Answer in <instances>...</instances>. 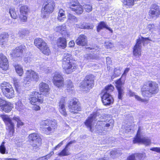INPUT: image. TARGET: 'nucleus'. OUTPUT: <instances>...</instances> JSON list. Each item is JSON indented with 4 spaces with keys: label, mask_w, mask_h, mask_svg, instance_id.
Wrapping results in <instances>:
<instances>
[{
    "label": "nucleus",
    "mask_w": 160,
    "mask_h": 160,
    "mask_svg": "<svg viewBox=\"0 0 160 160\" xmlns=\"http://www.w3.org/2000/svg\"><path fill=\"white\" fill-rule=\"evenodd\" d=\"M115 83L118 92V99H121L124 93L123 85L124 81H122L121 78H120L116 81Z\"/></svg>",
    "instance_id": "obj_19"
},
{
    "label": "nucleus",
    "mask_w": 160,
    "mask_h": 160,
    "mask_svg": "<svg viewBox=\"0 0 160 160\" xmlns=\"http://www.w3.org/2000/svg\"><path fill=\"white\" fill-rule=\"evenodd\" d=\"M57 45L58 47L62 49L65 48L67 45L66 39L63 38H60L57 40Z\"/></svg>",
    "instance_id": "obj_26"
},
{
    "label": "nucleus",
    "mask_w": 160,
    "mask_h": 160,
    "mask_svg": "<svg viewBox=\"0 0 160 160\" xmlns=\"http://www.w3.org/2000/svg\"><path fill=\"white\" fill-rule=\"evenodd\" d=\"M75 45L74 42L73 41H71L69 42V45L70 47H73Z\"/></svg>",
    "instance_id": "obj_64"
},
{
    "label": "nucleus",
    "mask_w": 160,
    "mask_h": 160,
    "mask_svg": "<svg viewBox=\"0 0 160 160\" xmlns=\"http://www.w3.org/2000/svg\"><path fill=\"white\" fill-rule=\"evenodd\" d=\"M121 152L119 150H114L110 152L111 156L112 158L117 157L120 155Z\"/></svg>",
    "instance_id": "obj_38"
},
{
    "label": "nucleus",
    "mask_w": 160,
    "mask_h": 160,
    "mask_svg": "<svg viewBox=\"0 0 160 160\" xmlns=\"http://www.w3.org/2000/svg\"><path fill=\"white\" fill-rule=\"evenodd\" d=\"M83 9L85 10L87 12H89L92 11V6L89 4H84L83 5Z\"/></svg>",
    "instance_id": "obj_44"
},
{
    "label": "nucleus",
    "mask_w": 160,
    "mask_h": 160,
    "mask_svg": "<svg viewBox=\"0 0 160 160\" xmlns=\"http://www.w3.org/2000/svg\"><path fill=\"white\" fill-rule=\"evenodd\" d=\"M160 8L157 4H154L152 5L150 10L149 12V15L152 18H156L160 15Z\"/></svg>",
    "instance_id": "obj_20"
},
{
    "label": "nucleus",
    "mask_w": 160,
    "mask_h": 160,
    "mask_svg": "<svg viewBox=\"0 0 160 160\" xmlns=\"http://www.w3.org/2000/svg\"><path fill=\"white\" fill-rule=\"evenodd\" d=\"M8 66L7 58L2 53H0V68L3 70H6Z\"/></svg>",
    "instance_id": "obj_23"
},
{
    "label": "nucleus",
    "mask_w": 160,
    "mask_h": 160,
    "mask_svg": "<svg viewBox=\"0 0 160 160\" xmlns=\"http://www.w3.org/2000/svg\"><path fill=\"white\" fill-rule=\"evenodd\" d=\"M129 95L130 96H134L135 98L138 101H141V102H144L145 100L144 99H142L139 97L138 96L135 95L134 92H132L131 91H130L129 92Z\"/></svg>",
    "instance_id": "obj_42"
},
{
    "label": "nucleus",
    "mask_w": 160,
    "mask_h": 160,
    "mask_svg": "<svg viewBox=\"0 0 160 160\" xmlns=\"http://www.w3.org/2000/svg\"><path fill=\"white\" fill-rule=\"evenodd\" d=\"M130 70V68H126L125 70L124 71V72H123V75H125V76H126V74L127 73L129 70Z\"/></svg>",
    "instance_id": "obj_63"
},
{
    "label": "nucleus",
    "mask_w": 160,
    "mask_h": 160,
    "mask_svg": "<svg viewBox=\"0 0 160 160\" xmlns=\"http://www.w3.org/2000/svg\"><path fill=\"white\" fill-rule=\"evenodd\" d=\"M154 28V25L153 24H149L147 28L149 30L151 31Z\"/></svg>",
    "instance_id": "obj_60"
},
{
    "label": "nucleus",
    "mask_w": 160,
    "mask_h": 160,
    "mask_svg": "<svg viewBox=\"0 0 160 160\" xmlns=\"http://www.w3.org/2000/svg\"><path fill=\"white\" fill-rule=\"evenodd\" d=\"M0 39L2 41V40H6L9 37V35L8 33L6 32H3L0 35Z\"/></svg>",
    "instance_id": "obj_46"
},
{
    "label": "nucleus",
    "mask_w": 160,
    "mask_h": 160,
    "mask_svg": "<svg viewBox=\"0 0 160 160\" xmlns=\"http://www.w3.org/2000/svg\"><path fill=\"white\" fill-rule=\"evenodd\" d=\"M65 98L62 97L58 103V109L61 113L64 116L66 117L67 115L65 107Z\"/></svg>",
    "instance_id": "obj_22"
},
{
    "label": "nucleus",
    "mask_w": 160,
    "mask_h": 160,
    "mask_svg": "<svg viewBox=\"0 0 160 160\" xmlns=\"http://www.w3.org/2000/svg\"><path fill=\"white\" fill-rule=\"evenodd\" d=\"M142 96L144 97H150L158 92V86L156 82H149L148 85H144L141 88Z\"/></svg>",
    "instance_id": "obj_2"
},
{
    "label": "nucleus",
    "mask_w": 160,
    "mask_h": 160,
    "mask_svg": "<svg viewBox=\"0 0 160 160\" xmlns=\"http://www.w3.org/2000/svg\"><path fill=\"white\" fill-rule=\"evenodd\" d=\"M28 76L30 75L31 77L32 81L38 82L39 79V75L38 73L35 72L32 70L29 69L27 70Z\"/></svg>",
    "instance_id": "obj_25"
},
{
    "label": "nucleus",
    "mask_w": 160,
    "mask_h": 160,
    "mask_svg": "<svg viewBox=\"0 0 160 160\" xmlns=\"http://www.w3.org/2000/svg\"><path fill=\"white\" fill-rule=\"evenodd\" d=\"M106 25L107 24L104 22H101L97 26V32H99L101 30L103 29V28H105L106 26Z\"/></svg>",
    "instance_id": "obj_40"
},
{
    "label": "nucleus",
    "mask_w": 160,
    "mask_h": 160,
    "mask_svg": "<svg viewBox=\"0 0 160 160\" xmlns=\"http://www.w3.org/2000/svg\"><path fill=\"white\" fill-rule=\"evenodd\" d=\"M39 90L41 92H47L49 90L48 85L47 83L42 82L39 85Z\"/></svg>",
    "instance_id": "obj_28"
},
{
    "label": "nucleus",
    "mask_w": 160,
    "mask_h": 160,
    "mask_svg": "<svg viewBox=\"0 0 160 160\" xmlns=\"http://www.w3.org/2000/svg\"><path fill=\"white\" fill-rule=\"evenodd\" d=\"M104 119L103 117L100 115L98 112L96 111L93 112L86 120V123L88 126H90V122H92L93 120H98V122H102V123H103V122L105 121V120H103Z\"/></svg>",
    "instance_id": "obj_14"
},
{
    "label": "nucleus",
    "mask_w": 160,
    "mask_h": 160,
    "mask_svg": "<svg viewBox=\"0 0 160 160\" xmlns=\"http://www.w3.org/2000/svg\"><path fill=\"white\" fill-rule=\"evenodd\" d=\"M34 44L40 49V48H42L43 46H45L46 43L41 38H37L34 40Z\"/></svg>",
    "instance_id": "obj_27"
},
{
    "label": "nucleus",
    "mask_w": 160,
    "mask_h": 160,
    "mask_svg": "<svg viewBox=\"0 0 160 160\" xmlns=\"http://www.w3.org/2000/svg\"><path fill=\"white\" fill-rule=\"evenodd\" d=\"M70 154L68 148L65 147V148L61 152L58 153V155L60 156H68Z\"/></svg>",
    "instance_id": "obj_39"
},
{
    "label": "nucleus",
    "mask_w": 160,
    "mask_h": 160,
    "mask_svg": "<svg viewBox=\"0 0 160 160\" xmlns=\"http://www.w3.org/2000/svg\"><path fill=\"white\" fill-rule=\"evenodd\" d=\"M90 122V126H88L86 124V121L84 123L87 127L89 129V130L91 132H96L100 135H103L105 134V133L106 132V130L105 129V127H103L104 124H103L102 122H98L96 125L94 127H93V128L92 127V122Z\"/></svg>",
    "instance_id": "obj_7"
},
{
    "label": "nucleus",
    "mask_w": 160,
    "mask_h": 160,
    "mask_svg": "<svg viewBox=\"0 0 160 160\" xmlns=\"http://www.w3.org/2000/svg\"><path fill=\"white\" fill-rule=\"evenodd\" d=\"M4 142H2L0 146V152L4 154L5 153L6 148L4 146Z\"/></svg>",
    "instance_id": "obj_48"
},
{
    "label": "nucleus",
    "mask_w": 160,
    "mask_h": 160,
    "mask_svg": "<svg viewBox=\"0 0 160 160\" xmlns=\"http://www.w3.org/2000/svg\"><path fill=\"white\" fill-rule=\"evenodd\" d=\"M73 87V85L72 82L70 80L67 81V88L68 89H72ZM71 90H72L71 89Z\"/></svg>",
    "instance_id": "obj_52"
},
{
    "label": "nucleus",
    "mask_w": 160,
    "mask_h": 160,
    "mask_svg": "<svg viewBox=\"0 0 160 160\" xmlns=\"http://www.w3.org/2000/svg\"><path fill=\"white\" fill-rule=\"evenodd\" d=\"M16 143L18 147H20L22 146V141H20L19 142H17Z\"/></svg>",
    "instance_id": "obj_62"
},
{
    "label": "nucleus",
    "mask_w": 160,
    "mask_h": 160,
    "mask_svg": "<svg viewBox=\"0 0 160 160\" xmlns=\"http://www.w3.org/2000/svg\"><path fill=\"white\" fill-rule=\"evenodd\" d=\"M106 63L108 67H109V65L111 64L112 61L111 59V58L109 57H108L106 58Z\"/></svg>",
    "instance_id": "obj_56"
},
{
    "label": "nucleus",
    "mask_w": 160,
    "mask_h": 160,
    "mask_svg": "<svg viewBox=\"0 0 160 160\" xmlns=\"http://www.w3.org/2000/svg\"><path fill=\"white\" fill-rule=\"evenodd\" d=\"M114 89L113 86L110 85L106 87L102 92V100L104 105H109L113 103L114 99L110 93L113 91Z\"/></svg>",
    "instance_id": "obj_3"
},
{
    "label": "nucleus",
    "mask_w": 160,
    "mask_h": 160,
    "mask_svg": "<svg viewBox=\"0 0 160 160\" xmlns=\"http://www.w3.org/2000/svg\"><path fill=\"white\" fill-rule=\"evenodd\" d=\"M63 56L62 66L65 72L68 74L75 71L77 68L78 66L76 64L72 62V58L71 54L65 52Z\"/></svg>",
    "instance_id": "obj_1"
},
{
    "label": "nucleus",
    "mask_w": 160,
    "mask_h": 160,
    "mask_svg": "<svg viewBox=\"0 0 160 160\" xmlns=\"http://www.w3.org/2000/svg\"><path fill=\"white\" fill-rule=\"evenodd\" d=\"M24 108V106L21 102H18L16 104L15 108L18 111H21Z\"/></svg>",
    "instance_id": "obj_45"
},
{
    "label": "nucleus",
    "mask_w": 160,
    "mask_h": 160,
    "mask_svg": "<svg viewBox=\"0 0 160 160\" xmlns=\"http://www.w3.org/2000/svg\"><path fill=\"white\" fill-rule=\"evenodd\" d=\"M40 50L44 54L48 55L50 53V50L46 44L45 46L40 48Z\"/></svg>",
    "instance_id": "obj_31"
},
{
    "label": "nucleus",
    "mask_w": 160,
    "mask_h": 160,
    "mask_svg": "<svg viewBox=\"0 0 160 160\" xmlns=\"http://www.w3.org/2000/svg\"><path fill=\"white\" fill-rule=\"evenodd\" d=\"M68 18L69 20L74 22H78V18L73 14L69 13L68 16Z\"/></svg>",
    "instance_id": "obj_43"
},
{
    "label": "nucleus",
    "mask_w": 160,
    "mask_h": 160,
    "mask_svg": "<svg viewBox=\"0 0 160 160\" xmlns=\"http://www.w3.org/2000/svg\"><path fill=\"white\" fill-rule=\"evenodd\" d=\"M28 140L32 147H36L42 143V139L39 135L36 133L30 134L28 136Z\"/></svg>",
    "instance_id": "obj_12"
},
{
    "label": "nucleus",
    "mask_w": 160,
    "mask_h": 160,
    "mask_svg": "<svg viewBox=\"0 0 160 160\" xmlns=\"http://www.w3.org/2000/svg\"><path fill=\"white\" fill-rule=\"evenodd\" d=\"M26 49V47L24 45H21L17 47L13 51L12 55L13 57H22L23 52Z\"/></svg>",
    "instance_id": "obj_21"
},
{
    "label": "nucleus",
    "mask_w": 160,
    "mask_h": 160,
    "mask_svg": "<svg viewBox=\"0 0 160 160\" xmlns=\"http://www.w3.org/2000/svg\"><path fill=\"white\" fill-rule=\"evenodd\" d=\"M19 34L20 37H24L26 35V31L25 30H22L19 32Z\"/></svg>",
    "instance_id": "obj_54"
},
{
    "label": "nucleus",
    "mask_w": 160,
    "mask_h": 160,
    "mask_svg": "<svg viewBox=\"0 0 160 160\" xmlns=\"http://www.w3.org/2000/svg\"><path fill=\"white\" fill-rule=\"evenodd\" d=\"M76 142V141L75 140H73L72 141H70L66 145V147L68 148V147H69L71 144H72L73 143H75Z\"/></svg>",
    "instance_id": "obj_59"
},
{
    "label": "nucleus",
    "mask_w": 160,
    "mask_h": 160,
    "mask_svg": "<svg viewBox=\"0 0 160 160\" xmlns=\"http://www.w3.org/2000/svg\"><path fill=\"white\" fill-rule=\"evenodd\" d=\"M123 3L127 8H130L134 4V0H123Z\"/></svg>",
    "instance_id": "obj_33"
},
{
    "label": "nucleus",
    "mask_w": 160,
    "mask_h": 160,
    "mask_svg": "<svg viewBox=\"0 0 160 160\" xmlns=\"http://www.w3.org/2000/svg\"><path fill=\"white\" fill-rule=\"evenodd\" d=\"M0 88L3 95L9 99L14 97V91L12 86L7 82H4L0 84Z\"/></svg>",
    "instance_id": "obj_6"
},
{
    "label": "nucleus",
    "mask_w": 160,
    "mask_h": 160,
    "mask_svg": "<svg viewBox=\"0 0 160 160\" xmlns=\"http://www.w3.org/2000/svg\"><path fill=\"white\" fill-rule=\"evenodd\" d=\"M13 81L15 86L18 87V82L17 79L16 78H13Z\"/></svg>",
    "instance_id": "obj_58"
},
{
    "label": "nucleus",
    "mask_w": 160,
    "mask_h": 160,
    "mask_svg": "<svg viewBox=\"0 0 160 160\" xmlns=\"http://www.w3.org/2000/svg\"><path fill=\"white\" fill-rule=\"evenodd\" d=\"M87 58L88 59H96V58L95 57V56H94V55L91 54L88 55Z\"/></svg>",
    "instance_id": "obj_61"
},
{
    "label": "nucleus",
    "mask_w": 160,
    "mask_h": 160,
    "mask_svg": "<svg viewBox=\"0 0 160 160\" xmlns=\"http://www.w3.org/2000/svg\"><path fill=\"white\" fill-rule=\"evenodd\" d=\"M105 44L107 48H110L113 47V44L110 41L106 42Z\"/></svg>",
    "instance_id": "obj_49"
},
{
    "label": "nucleus",
    "mask_w": 160,
    "mask_h": 160,
    "mask_svg": "<svg viewBox=\"0 0 160 160\" xmlns=\"http://www.w3.org/2000/svg\"><path fill=\"white\" fill-rule=\"evenodd\" d=\"M150 150L152 151L160 153V148H151Z\"/></svg>",
    "instance_id": "obj_57"
},
{
    "label": "nucleus",
    "mask_w": 160,
    "mask_h": 160,
    "mask_svg": "<svg viewBox=\"0 0 160 160\" xmlns=\"http://www.w3.org/2000/svg\"><path fill=\"white\" fill-rule=\"evenodd\" d=\"M114 74L117 76H119L120 74V70L119 67H117L114 69Z\"/></svg>",
    "instance_id": "obj_53"
},
{
    "label": "nucleus",
    "mask_w": 160,
    "mask_h": 160,
    "mask_svg": "<svg viewBox=\"0 0 160 160\" xmlns=\"http://www.w3.org/2000/svg\"><path fill=\"white\" fill-rule=\"evenodd\" d=\"M40 125L42 131L47 134H49L53 132L57 126L56 121H52L48 119L42 121Z\"/></svg>",
    "instance_id": "obj_4"
},
{
    "label": "nucleus",
    "mask_w": 160,
    "mask_h": 160,
    "mask_svg": "<svg viewBox=\"0 0 160 160\" xmlns=\"http://www.w3.org/2000/svg\"><path fill=\"white\" fill-rule=\"evenodd\" d=\"M137 160H143L146 157V154L144 152L136 153L134 154Z\"/></svg>",
    "instance_id": "obj_32"
},
{
    "label": "nucleus",
    "mask_w": 160,
    "mask_h": 160,
    "mask_svg": "<svg viewBox=\"0 0 160 160\" xmlns=\"http://www.w3.org/2000/svg\"><path fill=\"white\" fill-rule=\"evenodd\" d=\"M148 40L152 41L153 42L156 41V40L150 39L148 38H144L142 37L139 38L137 40L136 43L133 48V53L134 55L137 56L140 54L142 43L143 45H144V44L145 43V42Z\"/></svg>",
    "instance_id": "obj_8"
},
{
    "label": "nucleus",
    "mask_w": 160,
    "mask_h": 160,
    "mask_svg": "<svg viewBox=\"0 0 160 160\" xmlns=\"http://www.w3.org/2000/svg\"><path fill=\"white\" fill-rule=\"evenodd\" d=\"M94 76L92 74H89L86 76L82 86L84 91H88L92 88L94 85Z\"/></svg>",
    "instance_id": "obj_10"
},
{
    "label": "nucleus",
    "mask_w": 160,
    "mask_h": 160,
    "mask_svg": "<svg viewBox=\"0 0 160 160\" xmlns=\"http://www.w3.org/2000/svg\"><path fill=\"white\" fill-rule=\"evenodd\" d=\"M127 160H137L134 154L129 156L127 158Z\"/></svg>",
    "instance_id": "obj_55"
},
{
    "label": "nucleus",
    "mask_w": 160,
    "mask_h": 160,
    "mask_svg": "<svg viewBox=\"0 0 160 160\" xmlns=\"http://www.w3.org/2000/svg\"><path fill=\"white\" fill-rule=\"evenodd\" d=\"M15 68L16 72L21 76L23 73V71L21 66L18 64L16 65Z\"/></svg>",
    "instance_id": "obj_30"
},
{
    "label": "nucleus",
    "mask_w": 160,
    "mask_h": 160,
    "mask_svg": "<svg viewBox=\"0 0 160 160\" xmlns=\"http://www.w3.org/2000/svg\"><path fill=\"white\" fill-rule=\"evenodd\" d=\"M52 81L54 85L58 88H61L64 86L63 78L60 73L55 72Z\"/></svg>",
    "instance_id": "obj_15"
},
{
    "label": "nucleus",
    "mask_w": 160,
    "mask_h": 160,
    "mask_svg": "<svg viewBox=\"0 0 160 160\" xmlns=\"http://www.w3.org/2000/svg\"><path fill=\"white\" fill-rule=\"evenodd\" d=\"M76 42L78 45L85 46L87 44V42L86 36L84 34L80 35L76 39Z\"/></svg>",
    "instance_id": "obj_24"
},
{
    "label": "nucleus",
    "mask_w": 160,
    "mask_h": 160,
    "mask_svg": "<svg viewBox=\"0 0 160 160\" xmlns=\"http://www.w3.org/2000/svg\"><path fill=\"white\" fill-rule=\"evenodd\" d=\"M13 119L17 122V125L18 128L24 125V123L22 122L20 118L18 116H14L13 118Z\"/></svg>",
    "instance_id": "obj_36"
},
{
    "label": "nucleus",
    "mask_w": 160,
    "mask_h": 160,
    "mask_svg": "<svg viewBox=\"0 0 160 160\" xmlns=\"http://www.w3.org/2000/svg\"><path fill=\"white\" fill-rule=\"evenodd\" d=\"M2 118L6 125V129H8L12 135L14 132V123L12 122L11 120L7 115H2Z\"/></svg>",
    "instance_id": "obj_17"
},
{
    "label": "nucleus",
    "mask_w": 160,
    "mask_h": 160,
    "mask_svg": "<svg viewBox=\"0 0 160 160\" xmlns=\"http://www.w3.org/2000/svg\"><path fill=\"white\" fill-rule=\"evenodd\" d=\"M26 77L24 78L23 83L25 84H29L32 81L31 77L30 75L28 76L27 74V71L26 73Z\"/></svg>",
    "instance_id": "obj_37"
},
{
    "label": "nucleus",
    "mask_w": 160,
    "mask_h": 160,
    "mask_svg": "<svg viewBox=\"0 0 160 160\" xmlns=\"http://www.w3.org/2000/svg\"><path fill=\"white\" fill-rule=\"evenodd\" d=\"M0 107L3 111L8 112L12 110L13 105L10 102L0 98Z\"/></svg>",
    "instance_id": "obj_18"
},
{
    "label": "nucleus",
    "mask_w": 160,
    "mask_h": 160,
    "mask_svg": "<svg viewBox=\"0 0 160 160\" xmlns=\"http://www.w3.org/2000/svg\"><path fill=\"white\" fill-rule=\"evenodd\" d=\"M55 6L53 0H46L41 10L42 17L43 18L48 17L53 12Z\"/></svg>",
    "instance_id": "obj_5"
},
{
    "label": "nucleus",
    "mask_w": 160,
    "mask_h": 160,
    "mask_svg": "<svg viewBox=\"0 0 160 160\" xmlns=\"http://www.w3.org/2000/svg\"><path fill=\"white\" fill-rule=\"evenodd\" d=\"M20 21L22 22H25L27 21V18L26 15H20L19 17Z\"/></svg>",
    "instance_id": "obj_51"
},
{
    "label": "nucleus",
    "mask_w": 160,
    "mask_h": 160,
    "mask_svg": "<svg viewBox=\"0 0 160 160\" xmlns=\"http://www.w3.org/2000/svg\"><path fill=\"white\" fill-rule=\"evenodd\" d=\"M78 27L80 28L81 29H91L92 27L91 26L88 25H86V24H82V25Z\"/></svg>",
    "instance_id": "obj_50"
},
{
    "label": "nucleus",
    "mask_w": 160,
    "mask_h": 160,
    "mask_svg": "<svg viewBox=\"0 0 160 160\" xmlns=\"http://www.w3.org/2000/svg\"><path fill=\"white\" fill-rule=\"evenodd\" d=\"M9 13L12 18L14 19L16 18L17 15L15 9L14 8H12L10 9Z\"/></svg>",
    "instance_id": "obj_41"
},
{
    "label": "nucleus",
    "mask_w": 160,
    "mask_h": 160,
    "mask_svg": "<svg viewBox=\"0 0 160 160\" xmlns=\"http://www.w3.org/2000/svg\"><path fill=\"white\" fill-rule=\"evenodd\" d=\"M72 1L70 2L69 7L71 10L75 12L77 14H80L83 12L82 6L80 4L77 0H76L74 2Z\"/></svg>",
    "instance_id": "obj_16"
},
{
    "label": "nucleus",
    "mask_w": 160,
    "mask_h": 160,
    "mask_svg": "<svg viewBox=\"0 0 160 160\" xmlns=\"http://www.w3.org/2000/svg\"><path fill=\"white\" fill-rule=\"evenodd\" d=\"M133 142L135 143L137 142H141L146 146L149 145L151 143V140L148 138H142L141 135L140 128H139L136 137L133 141Z\"/></svg>",
    "instance_id": "obj_13"
},
{
    "label": "nucleus",
    "mask_w": 160,
    "mask_h": 160,
    "mask_svg": "<svg viewBox=\"0 0 160 160\" xmlns=\"http://www.w3.org/2000/svg\"><path fill=\"white\" fill-rule=\"evenodd\" d=\"M53 154V152H51L50 153L48 154L45 156L42 157L41 158H40L38 160H47L48 159H49L51 156Z\"/></svg>",
    "instance_id": "obj_47"
},
{
    "label": "nucleus",
    "mask_w": 160,
    "mask_h": 160,
    "mask_svg": "<svg viewBox=\"0 0 160 160\" xmlns=\"http://www.w3.org/2000/svg\"><path fill=\"white\" fill-rule=\"evenodd\" d=\"M69 112L72 114H76L78 112L81 110V108L78 100L76 99H72L68 104Z\"/></svg>",
    "instance_id": "obj_9"
},
{
    "label": "nucleus",
    "mask_w": 160,
    "mask_h": 160,
    "mask_svg": "<svg viewBox=\"0 0 160 160\" xmlns=\"http://www.w3.org/2000/svg\"><path fill=\"white\" fill-rule=\"evenodd\" d=\"M28 11V7L26 6H22L20 8V15H26Z\"/></svg>",
    "instance_id": "obj_35"
},
{
    "label": "nucleus",
    "mask_w": 160,
    "mask_h": 160,
    "mask_svg": "<svg viewBox=\"0 0 160 160\" xmlns=\"http://www.w3.org/2000/svg\"><path fill=\"white\" fill-rule=\"evenodd\" d=\"M43 98L41 93L36 91H33L31 93L30 102L31 104L36 105L38 103H42L43 101Z\"/></svg>",
    "instance_id": "obj_11"
},
{
    "label": "nucleus",
    "mask_w": 160,
    "mask_h": 160,
    "mask_svg": "<svg viewBox=\"0 0 160 160\" xmlns=\"http://www.w3.org/2000/svg\"><path fill=\"white\" fill-rule=\"evenodd\" d=\"M66 29V26L63 25L56 27L55 28L54 30L55 31L59 32L62 34H63L65 33Z\"/></svg>",
    "instance_id": "obj_29"
},
{
    "label": "nucleus",
    "mask_w": 160,
    "mask_h": 160,
    "mask_svg": "<svg viewBox=\"0 0 160 160\" xmlns=\"http://www.w3.org/2000/svg\"><path fill=\"white\" fill-rule=\"evenodd\" d=\"M64 12L62 9H61L59 11L57 18L60 21H63L66 18Z\"/></svg>",
    "instance_id": "obj_34"
}]
</instances>
